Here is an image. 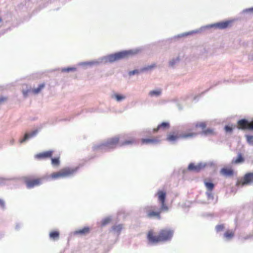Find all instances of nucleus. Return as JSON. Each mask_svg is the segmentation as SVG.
Returning a JSON list of instances; mask_svg holds the SVG:
<instances>
[{
    "mask_svg": "<svg viewBox=\"0 0 253 253\" xmlns=\"http://www.w3.org/2000/svg\"><path fill=\"white\" fill-rule=\"evenodd\" d=\"M154 67H155V65H151V66H148L147 67H145V68L142 69L141 71H146V70H151L152 68H153Z\"/></svg>",
    "mask_w": 253,
    "mask_h": 253,
    "instance_id": "obj_33",
    "label": "nucleus"
},
{
    "mask_svg": "<svg viewBox=\"0 0 253 253\" xmlns=\"http://www.w3.org/2000/svg\"><path fill=\"white\" fill-rule=\"evenodd\" d=\"M23 93L25 96H26L28 93V91H23Z\"/></svg>",
    "mask_w": 253,
    "mask_h": 253,
    "instance_id": "obj_38",
    "label": "nucleus"
},
{
    "mask_svg": "<svg viewBox=\"0 0 253 253\" xmlns=\"http://www.w3.org/2000/svg\"><path fill=\"white\" fill-rule=\"evenodd\" d=\"M89 231L90 228L88 227H84L82 229L76 230L74 232V234L84 235L88 234L89 232Z\"/></svg>",
    "mask_w": 253,
    "mask_h": 253,
    "instance_id": "obj_17",
    "label": "nucleus"
},
{
    "mask_svg": "<svg viewBox=\"0 0 253 253\" xmlns=\"http://www.w3.org/2000/svg\"><path fill=\"white\" fill-rule=\"evenodd\" d=\"M244 162V158L243 157L242 154L239 153L238 155L237 159L235 160H232V163L234 164H237L241 163Z\"/></svg>",
    "mask_w": 253,
    "mask_h": 253,
    "instance_id": "obj_22",
    "label": "nucleus"
},
{
    "mask_svg": "<svg viewBox=\"0 0 253 253\" xmlns=\"http://www.w3.org/2000/svg\"><path fill=\"white\" fill-rule=\"evenodd\" d=\"M204 184L208 190L207 194L208 195L211 194V192L214 188V184L212 182L208 181L207 180H204Z\"/></svg>",
    "mask_w": 253,
    "mask_h": 253,
    "instance_id": "obj_16",
    "label": "nucleus"
},
{
    "mask_svg": "<svg viewBox=\"0 0 253 253\" xmlns=\"http://www.w3.org/2000/svg\"><path fill=\"white\" fill-rule=\"evenodd\" d=\"M111 218L110 217H106L102 219L100 222L101 227L104 226L110 223Z\"/></svg>",
    "mask_w": 253,
    "mask_h": 253,
    "instance_id": "obj_24",
    "label": "nucleus"
},
{
    "mask_svg": "<svg viewBox=\"0 0 253 253\" xmlns=\"http://www.w3.org/2000/svg\"><path fill=\"white\" fill-rule=\"evenodd\" d=\"M215 228L217 232H220L224 229V226L223 224L218 225L216 226Z\"/></svg>",
    "mask_w": 253,
    "mask_h": 253,
    "instance_id": "obj_31",
    "label": "nucleus"
},
{
    "mask_svg": "<svg viewBox=\"0 0 253 253\" xmlns=\"http://www.w3.org/2000/svg\"><path fill=\"white\" fill-rule=\"evenodd\" d=\"M173 231L170 229H161L158 235H154L152 230H150L147 234V239L151 243L156 244L159 242H166L171 239Z\"/></svg>",
    "mask_w": 253,
    "mask_h": 253,
    "instance_id": "obj_2",
    "label": "nucleus"
},
{
    "mask_svg": "<svg viewBox=\"0 0 253 253\" xmlns=\"http://www.w3.org/2000/svg\"><path fill=\"white\" fill-rule=\"evenodd\" d=\"M206 127V124L205 122H200V123H196L195 126L190 129L191 132H198L197 135L199 133V132L197 131V129L199 127H200L202 130V133L206 135H213L215 134V132H214V130L212 128H207L205 129Z\"/></svg>",
    "mask_w": 253,
    "mask_h": 253,
    "instance_id": "obj_6",
    "label": "nucleus"
},
{
    "mask_svg": "<svg viewBox=\"0 0 253 253\" xmlns=\"http://www.w3.org/2000/svg\"><path fill=\"white\" fill-rule=\"evenodd\" d=\"M135 141L134 139L130 138L128 140H126V141L123 142L121 143V146H122L127 145H131V144L134 143Z\"/></svg>",
    "mask_w": 253,
    "mask_h": 253,
    "instance_id": "obj_26",
    "label": "nucleus"
},
{
    "mask_svg": "<svg viewBox=\"0 0 253 253\" xmlns=\"http://www.w3.org/2000/svg\"><path fill=\"white\" fill-rule=\"evenodd\" d=\"M59 158H54L51 159V164L53 166H57L59 165Z\"/></svg>",
    "mask_w": 253,
    "mask_h": 253,
    "instance_id": "obj_28",
    "label": "nucleus"
},
{
    "mask_svg": "<svg viewBox=\"0 0 253 253\" xmlns=\"http://www.w3.org/2000/svg\"><path fill=\"white\" fill-rule=\"evenodd\" d=\"M43 178H32L26 177L24 179V182L28 188H32L35 186H39L42 183Z\"/></svg>",
    "mask_w": 253,
    "mask_h": 253,
    "instance_id": "obj_7",
    "label": "nucleus"
},
{
    "mask_svg": "<svg viewBox=\"0 0 253 253\" xmlns=\"http://www.w3.org/2000/svg\"><path fill=\"white\" fill-rule=\"evenodd\" d=\"M231 23L229 21H225L214 24L213 26L219 29H224L228 27Z\"/></svg>",
    "mask_w": 253,
    "mask_h": 253,
    "instance_id": "obj_14",
    "label": "nucleus"
},
{
    "mask_svg": "<svg viewBox=\"0 0 253 253\" xmlns=\"http://www.w3.org/2000/svg\"><path fill=\"white\" fill-rule=\"evenodd\" d=\"M234 231L228 230L224 233V237L227 240H230L234 236Z\"/></svg>",
    "mask_w": 253,
    "mask_h": 253,
    "instance_id": "obj_20",
    "label": "nucleus"
},
{
    "mask_svg": "<svg viewBox=\"0 0 253 253\" xmlns=\"http://www.w3.org/2000/svg\"><path fill=\"white\" fill-rule=\"evenodd\" d=\"M246 138L247 142L251 145H253V135H246Z\"/></svg>",
    "mask_w": 253,
    "mask_h": 253,
    "instance_id": "obj_27",
    "label": "nucleus"
},
{
    "mask_svg": "<svg viewBox=\"0 0 253 253\" xmlns=\"http://www.w3.org/2000/svg\"><path fill=\"white\" fill-rule=\"evenodd\" d=\"M74 70V68H67L66 69H65V70L67 71V72H69L70 71H72V70Z\"/></svg>",
    "mask_w": 253,
    "mask_h": 253,
    "instance_id": "obj_37",
    "label": "nucleus"
},
{
    "mask_svg": "<svg viewBox=\"0 0 253 253\" xmlns=\"http://www.w3.org/2000/svg\"><path fill=\"white\" fill-rule=\"evenodd\" d=\"M53 151L49 150L36 154L35 156V158L38 160H42L50 158L53 155Z\"/></svg>",
    "mask_w": 253,
    "mask_h": 253,
    "instance_id": "obj_10",
    "label": "nucleus"
},
{
    "mask_svg": "<svg viewBox=\"0 0 253 253\" xmlns=\"http://www.w3.org/2000/svg\"><path fill=\"white\" fill-rule=\"evenodd\" d=\"M77 170V168H65L57 172L52 173L50 177L54 179L65 178L73 175Z\"/></svg>",
    "mask_w": 253,
    "mask_h": 253,
    "instance_id": "obj_3",
    "label": "nucleus"
},
{
    "mask_svg": "<svg viewBox=\"0 0 253 253\" xmlns=\"http://www.w3.org/2000/svg\"><path fill=\"white\" fill-rule=\"evenodd\" d=\"M49 237L53 240H58L59 237V232L57 231H52L49 233Z\"/></svg>",
    "mask_w": 253,
    "mask_h": 253,
    "instance_id": "obj_21",
    "label": "nucleus"
},
{
    "mask_svg": "<svg viewBox=\"0 0 253 253\" xmlns=\"http://www.w3.org/2000/svg\"><path fill=\"white\" fill-rule=\"evenodd\" d=\"M205 167V166L202 164L195 165L193 163H190L188 167L189 170L193 171L195 172H199L202 170Z\"/></svg>",
    "mask_w": 253,
    "mask_h": 253,
    "instance_id": "obj_11",
    "label": "nucleus"
},
{
    "mask_svg": "<svg viewBox=\"0 0 253 253\" xmlns=\"http://www.w3.org/2000/svg\"><path fill=\"white\" fill-rule=\"evenodd\" d=\"M157 195L158 201L161 204V208H158L155 206H147L145 208L144 211L146 213L148 217L160 219L161 218V213L163 211H168L169 207L166 204V192L162 190H159Z\"/></svg>",
    "mask_w": 253,
    "mask_h": 253,
    "instance_id": "obj_1",
    "label": "nucleus"
},
{
    "mask_svg": "<svg viewBox=\"0 0 253 253\" xmlns=\"http://www.w3.org/2000/svg\"><path fill=\"white\" fill-rule=\"evenodd\" d=\"M198 134L196 132H191L190 129L187 132L179 134L178 132H173L170 133L167 136V139L169 141H174L179 138H187L193 137Z\"/></svg>",
    "mask_w": 253,
    "mask_h": 253,
    "instance_id": "obj_4",
    "label": "nucleus"
},
{
    "mask_svg": "<svg viewBox=\"0 0 253 253\" xmlns=\"http://www.w3.org/2000/svg\"><path fill=\"white\" fill-rule=\"evenodd\" d=\"M249 10L251 11H253V8L249 9Z\"/></svg>",
    "mask_w": 253,
    "mask_h": 253,
    "instance_id": "obj_40",
    "label": "nucleus"
},
{
    "mask_svg": "<svg viewBox=\"0 0 253 253\" xmlns=\"http://www.w3.org/2000/svg\"><path fill=\"white\" fill-rule=\"evenodd\" d=\"M237 125L239 129L253 130V121L249 122L246 119H242L238 121Z\"/></svg>",
    "mask_w": 253,
    "mask_h": 253,
    "instance_id": "obj_9",
    "label": "nucleus"
},
{
    "mask_svg": "<svg viewBox=\"0 0 253 253\" xmlns=\"http://www.w3.org/2000/svg\"><path fill=\"white\" fill-rule=\"evenodd\" d=\"M114 96L118 101H120L125 98V97L124 96L118 94H115L114 95Z\"/></svg>",
    "mask_w": 253,
    "mask_h": 253,
    "instance_id": "obj_30",
    "label": "nucleus"
},
{
    "mask_svg": "<svg viewBox=\"0 0 253 253\" xmlns=\"http://www.w3.org/2000/svg\"><path fill=\"white\" fill-rule=\"evenodd\" d=\"M169 127V124L168 123L163 122L161 124L159 125L157 128L153 129L154 132H157L161 129L168 128Z\"/></svg>",
    "mask_w": 253,
    "mask_h": 253,
    "instance_id": "obj_18",
    "label": "nucleus"
},
{
    "mask_svg": "<svg viewBox=\"0 0 253 253\" xmlns=\"http://www.w3.org/2000/svg\"><path fill=\"white\" fill-rule=\"evenodd\" d=\"M134 52L132 50H124L109 55L108 56V60L111 62H113L122 59H125L132 56Z\"/></svg>",
    "mask_w": 253,
    "mask_h": 253,
    "instance_id": "obj_5",
    "label": "nucleus"
},
{
    "mask_svg": "<svg viewBox=\"0 0 253 253\" xmlns=\"http://www.w3.org/2000/svg\"><path fill=\"white\" fill-rule=\"evenodd\" d=\"M119 138L115 137L108 139L105 145L108 147L114 148L119 143Z\"/></svg>",
    "mask_w": 253,
    "mask_h": 253,
    "instance_id": "obj_13",
    "label": "nucleus"
},
{
    "mask_svg": "<svg viewBox=\"0 0 253 253\" xmlns=\"http://www.w3.org/2000/svg\"><path fill=\"white\" fill-rule=\"evenodd\" d=\"M7 100V97L5 96H0V105L5 102Z\"/></svg>",
    "mask_w": 253,
    "mask_h": 253,
    "instance_id": "obj_32",
    "label": "nucleus"
},
{
    "mask_svg": "<svg viewBox=\"0 0 253 253\" xmlns=\"http://www.w3.org/2000/svg\"><path fill=\"white\" fill-rule=\"evenodd\" d=\"M139 73V71L138 70H133V71H130L129 72V75H133L135 74H137Z\"/></svg>",
    "mask_w": 253,
    "mask_h": 253,
    "instance_id": "obj_35",
    "label": "nucleus"
},
{
    "mask_svg": "<svg viewBox=\"0 0 253 253\" xmlns=\"http://www.w3.org/2000/svg\"><path fill=\"white\" fill-rule=\"evenodd\" d=\"M225 130L226 132H231L233 130V128L230 126H225Z\"/></svg>",
    "mask_w": 253,
    "mask_h": 253,
    "instance_id": "obj_34",
    "label": "nucleus"
},
{
    "mask_svg": "<svg viewBox=\"0 0 253 253\" xmlns=\"http://www.w3.org/2000/svg\"><path fill=\"white\" fill-rule=\"evenodd\" d=\"M161 93V91L160 90H152L149 92V94L151 96H159Z\"/></svg>",
    "mask_w": 253,
    "mask_h": 253,
    "instance_id": "obj_29",
    "label": "nucleus"
},
{
    "mask_svg": "<svg viewBox=\"0 0 253 253\" xmlns=\"http://www.w3.org/2000/svg\"><path fill=\"white\" fill-rule=\"evenodd\" d=\"M112 230L116 233H120L122 229H123V225L118 224L113 226L112 227Z\"/></svg>",
    "mask_w": 253,
    "mask_h": 253,
    "instance_id": "obj_25",
    "label": "nucleus"
},
{
    "mask_svg": "<svg viewBox=\"0 0 253 253\" xmlns=\"http://www.w3.org/2000/svg\"><path fill=\"white\" fill-rule=\"evenodd\" d=\"M2 20L1 17H0V23L2 22Z\"/></svg>",
    "mask_w": 253,
    "mask_h": 253,
    "instance_id": "obj_41",
    "label": "nucleus"
},
{
    "mask_svg": "<svg viewBox=\"0 0 253 253\" xmlns=\"http://www.w3.org/2000/svg\"><path fill=\"white\" fill-rule=\"evenodd\" d=\"M142 144H156L159 142L160 140L156 138H143L141 140Z\"/></svg>",
    "mask_w": 253,
    "mask_h": 253,
    "instance_id": "obj_15",
    "label": "nucleus"
},
{
    "mask_svg": "<svg viewBox=\"0 0 253 253\" xmlns=\"http://www.w3.org/2000/svg\"><path fill=\"white\" fill-rule=\"evenodd\" d=\"M44 87V84H42L39 85L38 88L32 89V91L34 94H38L41 92L42 89Z\"/></svg>",
    "mask_w": 253,
    "mask_h": 253,
    "instance_id": "obj_23",
    "label": "nucleus"
},
{
    "mask_svg": "<svg viewBox=\"0 0 253 253\" xmlns=\"http://www.w3.org/2000/svg\"><path fill=\"white\" fill-rule=\"evenodd\" d=\"M220 173L224 176L231 177L233 176L234 172L232 168H223L220 169Z\"/></svg>",
    "mask_w": 253,
    "mask_h": 253,
    "instance_id": "obj_12",
    "label": "nucleus"
},
{
    "mask_svg": "<svg viewBox=\"0 0 253 253\" xmlns=\"http://www.w3.org/2000/svg\"><path fill=\"white\" fill-rule=\"evenodd\" d=\"M38 132V130H35L33 131L31 134L26 133L22 139L20 140V143H23L24 141H25L27 139H28L29 138L33 137L35 136Z\"/></svg>",
    "mask_w": 253,
    "mask_h": 253,
    "instance_id": "obj_19",
    "label": "nucleus"
},
{
    "mask_svg": "<svg viewBox=\"0 0 253 253\" xmlns=\"http://www.w3.org/2000/svg\"><path fill=\"white\" fill-rule=\"evenodd\" d=\"M252 182H253V172H248L245 174L242 179L238 182L237 185L243 186L251 184Z\"/></svg>",
    "mask_w": 253,
    "mask_h": 253,
    "instance_id": "obj_8",
    "label": "nucleus"
},
{
    "mask_svg": "<svg viewBox=\"0 0 253 253\" xmlns=\"http://www.w3.org/2000/svg\"><path fill=\"white\" fill-rule=\"evenodd\" d=\"M0 206L2 208L4 207V203L1 199H0Z\"/></svg>",
    "mask_w": 253,
    "mask_h": 253,
    "instance_id": "obj_36",
    "label": "nucleus"
},
{
    "mask_svg": "<svg viewBox=\"0 0 253 253\" xmlns=\"http://www.w3.org/2000/svg\"><path fill=\"white\" fill-rule=\"evenodd\" d=\"M170 64L171 66H172L174 64V63L173 62H171L170 63Z\"/></svg>",
    "mask_w": 253,
    "mask_h": 253,
    "instance_id": "obj_39",
    "label": "nucleus"
}]
</instances>
